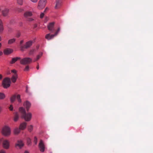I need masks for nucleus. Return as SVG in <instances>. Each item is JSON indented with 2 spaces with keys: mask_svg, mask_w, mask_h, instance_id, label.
<instances>
[{
  "mask_svg": "<svg viewBox=\"0 0 153 153\" xmlns=\"http://www.w3.org/2000/svg\"><path fill=\"white\" fill-rule=\"evenodd\" d=\"M1 7H0V12H1Z\"/></svg>",
  "mask_w": 153,
  "mask_h": 153,
  "instance_id": "obj_48",
  "label": "nucleus"
},
{
  "mask_svg": "<svg viewBox=\"0 0 153 153\" xmlns=\"http://www.w3.org/2000/svg\"><path fill=\"white\" fill-rule=\"evenodd\" d=\"M24 153H29L27 151H25Z\"/></svg>",
  "mask_w": 153,
  "mask_h": 153,
  "instance_id": "obj_45",
  "label": "nucleus"
},
{
  "mask_svg": "<svg viewBox=\"0 0 153 153\" xmlns=\"http://www.w3.org/2000/svg\"><path fill=\"white\" fill-rule=\"evenodd\" d=\"M19 118V115L17 112H16L15 113L14 120V121H17Z\"/></svg>",
  "mask_w": 153,
  "mask_h": 153,
  "instance_id": "obj_21",
  "label": "nucleus"
},
{
  "mask_svg": "<svg viewBox=\"0 0 153 153\" xmlns=\"http://www.w3.org/2000/svg\"><path fill=\"white\" fill-rule=\"evenodd\" d=\"M30 0L33 3H36L38 1V0Z\"/></svg>",
  "mask_w": 153,
  "mask_h": 153,
  "instance_id": "obj_38",
  "label": "nucleus"
},
{
  "mask_svg": "<svg viewBox=\"0 0 153 153\" xmlns=\"http://www.w3.org/2000/svg\"><path fill=\"white\" fill-rule=\"evenodd\" d=\"M33 43V42L32 41H30L26 42L24 45L21 46V50L22 51H23L24 49H27L30 48L32 45Z\"/></svg>",
  "mask_w": 153,
  "mask_h": 153,
  "instance_id": "obj_7",
  "label": "nucleus"
},
{
  "mask_svg": "<svg viewBox=\"0 0 153 153\" xmlns=\"http://www.w3.org/2000/svg\"><path fill=\"white\" fill-rule=\"evenodd\" d=\"M11 83L10 78L8 77L5 78L3 80L2 85L4 88H7L9 87Z\"/></svg>",
  "mask_w": 153,
  "mask_h": 153,
  "instance_id": "obj_3",
  "label": "nucleus"
},
{
  "mask_svg": "<svg viewBox=\"0 0 153 153\" xmlns=\"http://www.w3.org/2000/svg\"><path fill=\"white\" fill-rule=\"evenodd\" d=\"M62 0H56V4L55 7V9H57L60 5Z\"/></svg>",
  "mask_w": 153,
  "mask_h": 153,
  "instance_id": "obj_20",
  "label": "nucleus"
},
{
  "mask_svg": "<svg viewBox=\"0 0 153 153\" xmlns=\"http://www.w3.org/2000/svg\"><path fill=\"white\" fill-rule=\"evenodd\" d=\"M0 153H6L5 151L2 150L0 151Z\"/></svg>",
  "mask_w": 153,
  "mask_h": 153,
  "instance_id": "obj_39",
  "label": "nucleus"
},
{
  "mask_svg": "<svg viewBox=\"0 0 153 153\" xmlns=\"http://www.w3.org/2000/svg\"><path fill=\"white\" fill-rule=\"evenodd\" d=\"M39 65L38 64L36 67V69L37 70H38L39 69Z\"/></svg>",
  "mask_w": 153,
  "mask_h": 153,
  "instance_id": "obj_42",
  "label": "nucleus"
},
{
  "mask_svg": "<svg viewBox=\"0 0 153 153\" xmlns=\"http://www.w3.org/2000/svg\"><path fill=\"white\" fill-rule=\"evenodd\" d=\"M31 143V140L30 138L27 139V144L28 145H30Z\"/></svg>",
  "mask_w": 153,
  "mask_h": 153,
  "instance_id": "obj_31",
  "label": "nucleus"
},
{
  "mask_svg": "<svg viewBox=\"0 0 153 153\" xmlns=\"http://www.w3.org/2000/svg\"><path fill=\"white\" fill-rule=\"evenodd\" d=\"M9 12V9H8L5 8L2 11L3 16L4 17L7 16Z\"/></svg>",
  "mask_w": 153,
  "mask_h": 153,
  "instance_id": "obj_14",
  "label": "nucleus"
},
{
  "mask_svg": "<svg viewBox=\"0 0 153 153\" xmlns=\"http://www.w3.org/2000/svg\"><path fill=\"white\" fill-rule=\"evenodd\" d=\"M33 15V13L31 11H26L24 14V16L26 19L30 17Z\"/></svg>",
  "mask_w": 153,
  "mask_h": 153,
  "instance_id": "obj_12",
  "label": "nucleus"
},
{
  "mask_svg": "<svg viewBox=\"0 0 153 153\" xmlns=\"http://www.w3.org/2000/svg\"><path fill=\"white\" fill-rule=\"evenodd\" d=\"M54 23L52 22L50 23L48 26V30L51 33H53L55 30V29L54 28Z\"/></svg>",
  "mask_w": 153,
  "mask_h": 153,
  "instance_id": "obj_10",
  "label": "nucleus"
},
{
  "mask_svg": "<svg viewBox=\"0 0 153 153\" xmlns=\"http://www.w3.org/2000/svg\"><path fill=\"white\" fill-rule=\"evenodd\" d=\"M16 97L17 98L18 102H21V100L20 99V95L19 94L18 95L17 97L15 95H13L10 98L11 102H14Z\"/></svg>",
  "mask_w": 153,
  "mask_h": 153,
  "instance_id": "obj_9",
  "label": "nucleus"
},
{
  "mask_svg": "<svg viewBox=\"0 0 153 153\" xmlns=\"http://www.w3.org/2000/svg\"><path fill=\"white\" fill-rule=\"evenodd\" d=\"M3 53L2 51H0V56H1L2 55Z\"/></svg>",
  "mask_w": 153,
  "mask_h": 153,
  "instance_id": "obj_44",
  "label": "nucleus"
},
{
  "mask_svg": "<svg viewBox=\"0 0 153 153\" xmlns=\"http://www.w3.org/2000/svg\"><path fill=\"white\" fill-rule=\"evenodd\" d=\"M4 29L3 24L2 20L0 19V32H2Z\"/></svg>",
  "mask_w": 153,
  "mask_h": 153,
  "instance_id": "obj_22",
  "label": "nucleus"
},
{
  "mask_svg": "<svg viewBox=\"0 0 153 153\" xmlns=\"http://www.w3.org/2000/svg\"><path fill=\"white\" fill-rule=\"evenodd\" d=\"M11 72L13 73H14V74H16V70H13L11 71Z\"/></svg>",
  "mask_w": 153,
  "mask_h": 153,
  "instance_id": "obj_37",
  "label": "nucleus"
},
{
  "mask_svg": "<svg viewBox=\"0 0 153 153\" xmlns=\"http://www.w3.org/2000/svg\"><path fill=\"white\" fill-rule=\"evenodd\" d=\"M1 40V37L0 36V41Z\"/></svg>",
  "mask_w": 153,
  "mask_h": 153,
  "instance_id": "obj_49",
  "label": "nucleus"
},
{
  "mask_svg": "<svg viewBox=\"0 0 153 153\" xmlns=\"http://www.w3.org/2000/svg\"><path fill=\"white\" fill-rule=\"evenodd\" d=\"M19 111L22 113V117L26 121H29L30 120L32 117L31 113L26 114L25 109L22 107H21L19 108Z\"/></svg>",
  "mask_w": 153,
  "mask_h": 153,
  "instance_id": "obj_1",
  "label": "nucleus"
},
{
  "mask_svg": "<svg viewBox=\"0 0 153 153\" xmlns=\"http://www.w3.org/2000/svg\"><path fill=\"white\" fill-rule=\"evenodd\" d=\"M26 92H27H27H28V91H27V87H26Z\"/></svg>",
  "mask_w": 153,
  "mask_h": 153,
  "instance_id": "obj_46",
  "label": "nucleus"
},
{
  "mask_svg": "<svg viewBox=\"0 0 153 153\" xmlns=\"http://www.w3.org/2000/svg\"><path fill=\"white\" fill-rule=\"evenodd\" d=\"M2 145L3 148L6 149L10 148V145L9 141L7 140H4L3 141Z\"/></svg>",
  "mask_w": 153,
  "mask_h": 153,
  "instance_id": "obj_8",
  "label": "nucleus"
},
{
  "mask_svg": "<svg viewBox=\"0 0 153 153\" xmlns=\"http://www.w3.org/2000/svg\"><path fill=\"white\" fill-rule=\"evenodd\" d=\"M44 16V13H41L40 16V17L41 19H42Z\"/></svg>",
  "mask_w": 153,
  "mask_h": 153,
  "instance_id": "obj_33",
  "label": "nucleus"
},
{
  "mask_svg": "<svg viewBox=\"0 0 153 153\" xmlns=\"http://www.w3.org/2000/svg\"><path fill=\"white\" fill-rule=\"evenodd\" d=\"M18 77L17 74H14L12 77L11 79L12 82L14 83L16 82Z\"/></svg>",
  "mask_w": 153,
  "mask_h": 153,
  "instance_id": "obj_17",
  "label": "nucleus"
},
{
  "mask_svg": "<svg viewBox=\"0 0 153 153\" xmlns=\"http://www.w3.org/2000/svg\"><path fill=\"white\" fill-rule=\"evenodd\" d=\"M35 49H32L30 50V51L29 52V54L30 55H32L34 53V52L35 51Z\"/></svg>",
  "mask_w": 153,
  "mask_h": 153,
  "instance_id": "obj_28",
  "label": "nucleus"
},
{
  "mask_svg": "<svg viewBox=\"0 0 153 153\" xmlns=\"http://www.w3.org/2000/svg\"><path fill=\"white\" fill-rule=\"evenodd\" d=\"M21 59V58L19 57H16V58H13L12 59L11 61L10 62V63L11 64H13L15 63L18 60Z\"/></svg>",
  "mask_w": 153,
  "mask_h": 153,
  "instance_id": "obj_19",
  "label": "nucleus"
},
{
  "mask_svg": "<svg viewBox=\"0 0 153 153\" xmlns=\"http://www.w3.org/2000/svg\"><path fill=\"white\" fill-rule=\"evenodd\" d=\"M27 125L26 123L25 122L23 123L20 124L19 128L21 130L24 129L26 127Z\"/></svg>",
  "mask_w": 153,
  "mask_h": 153,
  "instance_id": "obj_18",
  "label": "nucleus"
},
{
  "mask_svg": "<svg viewBox=\"0 0 153 153\" xmlns=\"http://www.w3.org/2000/svg\"><path fill=\"white\" fill-rule=\"evenodd\" d=\"M24 105L27 111H28L30 107L31 104L29 101H27L24 103Z\"/></svg>",
  "mask_w": 153,
  "mask_h": 153,
  "instance_id": "obj_15",
  "label": "nucleus"
},
{
  "mask_svg": "<svg viewBox=\"0 0 153 153\" xmlns=\"http://www.w3.org/2000/svg\"><path fill=\"white\" fill-rule=\"evenodd\" d=\"M26 19L27 21L30 22L33 21L34 20V19L33 18H31L28 17L27 18H26Z\"/></svg>",
  "mask_w": 153,
  "mask_h": 153,
  "instance_id": "obj_32",
  "label": "nucleus"
},
{
  "mask_svg": "<svg viewBox=\"0 0 153 153\" xmlns=\"http://www.w3.org/2000/svg\"><path fill=\"white\" fill-rule=\"evenodd\" d=\"M60 28H58L54 34H51L50 33H48L46 34L45 35V38L48 40H50L53 39L55 36H56L58 34L60 31Z\"/></svg>",
  "mask_w": 153,
  "mask_h": 153,
  "instance_id": "obj_5",
  "label": "nucleus"
},
{
  "mask_svg": "<svg viewBox=\"0 0 153 153\" xmlns=\"http://www.w3.org/2000/svg\"><path fill=\"white\" fill-rule=\"evenodd\" d=\"M29 69V67L28 65H27L24 69V71H28Z\"/></svg>",
  "mask_w": 153,
  "mask_h": 153,
  "instance_id": "obj_30",
  "label": "nucleus"
},
{
  "mask_svg": "<svg viewBox=\"0 0 153 153\" xmlns=\"http://www.w3.org/2000/svg\"><path fill=\"white\" fill-rule=\"evenodd\" d=\"M20 128H15L14 131V133L15 134H18L20 131Z\"/></svg>",
  "mask_w": 153,
  "mask_h": 153,
  "instance_id": "obj_24",
  "label": "nucleus"
},
{
  "mask_svg": "<svg viewBox=\"0 0 153 153\" xmlns=\"http://www.w3.org/2000/svg\"><path fill=\"white\" fill-rule=\"evenodd\" d=\"M1 133L5 136H9L11 133L10 128L7 126H4L2 129Z\"/></svg>",
  "mask_w": 153,
  "mask_h": 153,
  "instance_id": "obj_2",
  "label": "nucleus"
},
{
  "mask_svg": "<svg viewBox=\"0 0 153 153\" xmlns=\"http://www.w3.org/2000/svg\"><path fill=\"white\" fill-rule=\"evenodd\" d=\"M42 53H41L39 54V55H38L37 56L36 58L35 59L34 61V62L38 60L41 56L42 55Z\"/></svg>",
  "mask_w": 153,
  "mask_h": 153,
  "instance_id": "obj_25",
  "label": "nucleus"
},
{
  "mask_svg": "<svg viewBox=\"0 0 153 153\" xmlns=\"http://www.w3.org/2000/svg\"><path fill=\"white\" fill-rule=\"evenodd\" d=\"M33 129V126L32 125H30L28 126V130L30 131L31 132L32 131Z\"/></svg>",
  "mask_w": 153,
  "mask_h": 153,
  "instance_id": "obj_29",
  "label": "nucleus"
},
{
  "mask_svg": "<svg viewBox=\"0 0 153 153\" xmlns=\"http://www.w3.org/2000/svg\"><path fill=\"white\" fill-rule=\"evenodd\" d=\"M32 62V59L29 57L24 58L21 60L20 63L23 65H26L30 64Z\"/></svg>",
  "mask_w": 153,
  "mask_h": 153,
  "instance_id": "obj_4",
  "label": "nucleus"
},
{
  "mask_svg": "<svg viewBox=\"0 0 153 153\" xmlns=\"http://www.w3.org/2000/svg\"><path fill=\"white\" fill-rule=\"evenodd\" d=\"M36 27V25H35V27Z\"/></svg>",
  "mask_w": 153,
  "mask_h": 153,
  "instance_id": "obj_50",
  "label": "nucleus"
},
{
  "mask_svg": "<svg viewBox=\"0 0 153 153\" xmlns=\"http://www.w3.org/2000/svg\"><path fill=\"white\" fill-rule=\"evenodd\" d=\"M39 146L40 151L42 152H44L45 149V147L42 140L40 141Z\"/></svg>",
  "mask_w": 153,
  "mask_h": 153,
  "instance_id": "obj_11",
  "label": "nucleus"
},
{
  "mask_svg": "<svg viewBox=\"0 0 153 153\" xmlns=\"http://www.w3.org/2000/svg\"><path fill=\"white\" fill-rule=\"evenodd\" d=\"M13 51V49L9 48H7L4 50L3 52L5 55H8L12 53Z\"/></svg>",
  "mask_w": 153,
  "mask_h": 153,
  "instance_id": "obj_13",
  "label": "nucleus"
},
{
  "mask_svg": "<svg viewBox=\"0 0 153 153\" xmlns=\"http://www.w3.org/2000/svg\"><path fill=\"white\" fill-rule=\"evenodd\" d=\"M5 97L4 94L1 93H0V100L4 99Z\"/></svg>",
  "mask_w": 153,
  "mask_h": 153,
  "instance_id": "obj_26",
  "label": "nucleus"
},
{
  "mask_svg": "<svg viewBox=\"0 0 153 153\" xmlns=\"http://www.w3.org/2000/svg\"><path fill=\"white\" fill-rule=\"evenodd\" d=\"M9 109L10 111H12L13 110V107L12 105H10V107H9Z\"/></svg>",
  "mask_w": 153,
  "mask_h": 153,
  "instance_id": "obj_35",
  "label": "nucleus"
},
{
  "mask_svg": "<svg viewBox=\"0 0 153 153\" xmlns=\"http://www.w3.org/2000/svg\"><path fill=\"white\" fill-rule=\"evenodd\" d=\"M24 145L22 141L21 140H19L17 141V143L16 144V147L17 146H19V148H21Z\"/></svg>",
  "mask_w": 153,
  "mask_h": 153,
  "instance_id": "obj_16",
  "label": "nucleus"
},
{
  "mask_svg": "<svg viewBox=\"0 0 153 153\" xmlns=\"http://www.w3.org/2000/svg\"><path fill=\"white\" fill-rule=\"evenodd\" d=\"M48 7H46L44 11V12H45L47 10H48Z\"/></svg>",
  "mask_w": 153,
  "mask_h": 153,
  "instance_id": "obj_40",
  "label": "nucleus"
},
{
  "mask_svg": "<svg viewBox=\"0 0 153 153\" xmlns=\"http://www.w3.org/2000/svg\"><path fill=\"white\" fill-rule=\"evenodd\" d=\"M46 3V0H40L39 1L37 8L39 10H41L44 8Z\"/></svg>",
  "mask_w": 153,
  "mask_h": 153,
  "instance_id": "obj_6",
  "label": "nucleus"
},
{
  "mask_svg": "<svg viewBox=\"0 0 153 153\" xmlns=\"http://www.w3.org/2000/svg\"><path fill=\"white\" fill-rule=\"evenodd\" d=\"M1 43H0V48H1Z\"/></svg>",
  "mask_w": 153,
  "mask_h": 153,
  "instance_id": "obj_47",
  "label": "nucleus"
},
{
  "mask_svg": "<svg viewBox=\"0 0 153 153\" xmlns=\"http://www.w3.org/2000/svg\"><path fill=\"white\" fill-rule=\"evenodd\" d=\"M24 41H23V40H21L20 42V45H22L23 43V42Z\"/></svg>",
  "mask_w": 153,
  "mask_h": 153,
  "instance_id": "obj_41",
  "label": "nucleus"
},
{
  "mask_svg": "<svg viewBox=\"0 0 153 153\" xmlns=\"http://www.w3.org/2000/svg\"><path fill=\"white\" fill-rule=\"evenodd\" d=\"M20 36V33H18L16 35V36L17 37L19 38Z\"/></svg>",
  "mask_w": 153,
  "mask_h": 153,
  "instance_id": "obj_36",
  "label": "nucleus"
},
{
  "mask_svg": "<svg viewBox=\"0 0 153 153\" xmlns=\"http://www.w3.org/2000/svg\"><path fill=\"white\" fill-rule=\"evenodd\" d=\"M17 2L19 4L22 5L23 4V0H17Z\"/></svg>",
  "mask_w": 153,
  "mask_h": 153,
  "instance_id": "obj_27",
  "label": "nucleus"
},
{
  "mask_svg": "<svg viewBox=\"0 0 153 153\" xmlns=\"http://www.w3.org/2000/svg\"><path fill=\"white\" fill-rule=\"evenodd\" d=\"M2 76L1 74H0V79H2Z\"/></svg>",
  "mask_w": 153,
  "mask_h": 153,
  "instance_id": "obj_43",
  "label": "nucleus"
},
{
  "mask_svg": "<svg viewBox=\"0 0 153 153\" xmlns=\"http://www.w3.org/2000/svg\"><path fill=\"white\" fill-rule=\"evenodd\" d=\"M16 40V39L15 38H13L9 39L8 42V44H11L14 43Z\"/></svg>",
  "mask_w": 153,
  "mask_h": 153,
  "instance_id": "obj_23",
  "label": "nucleus"
},
{
  "mask_svg": "<svg viewBox=\"0 0 153 153\" xmlns=\"http://www.w3.org/2000/svg\"><path fill=\"white\" fill-rule=\"evenodd\" d=\"M37 138H36V137H35L34 138V143H35V144H37Z\"/></svg>",
  "mask_w": 153,
  "mask_h": 153,
  "instance_id": "obj_34",
  "label": "nucleus"
}]
</instances>
